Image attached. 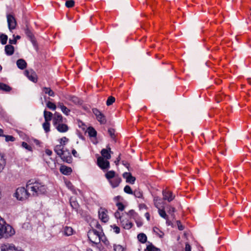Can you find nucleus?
I'll return each mask as SVG.
<instances>
[{"mask_svg":"<svg viewBox=\"0 0 251 251\" xmlns=\"http://www.w3.org/2000/svg\"><path fill=\"white\" fill-rule=\"evenodd\" d=\"M136 223L138 227H140L143 225V223L141 221H136Z\"/></svg>","mask_w":251,"mask_h":251,"instance_id":"nucleus-59","label":"nucleus"},{"mask_svg":"<svg viewBox=\"0 0 251 251\" xmlns=\"http://www.w3.org/2000/svg\"><path fill=\"white\" fill-rule=\"evenodd\" d=\"M63 234L65 236H69L72 235L73 233V229L71 227L65 226L62 231Z\"/></svg>","mask_w":251,"mask_h":251,"instance_id":"nucleus-22","label":"nucleus"},{"mask_svg":"<svg viewBox=\"0 0 251 251\" xmlns=\"http://www.w3.org/2000/svg\"><path fill=\"white\" fill-rule=\"evenodd\" d=\"M0 39L1 40V43L2 45H5L7 43L8 37L6 35L4 34H1L0 36Z\"/></svg>","mask_w":251,"mask_h":251,"instance_id":"nucleus-37","label":"nucleus"},{"mask_svg":"<svg viewBox=\"0 0 251 251\" xmlns=\"http://www.w3.org/2000/svg\"><path fill=\"white\" fill-rule=\"evenodd\" d=\"M163 199L167 200L169 202L173 201L175 198V196L173 195V193L171 191L163 190L162 192Z\"/></svg>","mask_w":251,"mask_h":251,"instance_id":"nucleus-13","label":"nucleus"},{"mask_svg":"<svg viewBox=\"0 0 251 251\" xmlns=\"http://www.w3.org/2000/svg\"><path fill=\"white\" fill-rule=\"evenodd\" d=\"M153 230L160 238H162L163 236L164 233L161 231H160L159 230V229L157 227H153Z\"/></svg>","mask_w":251,"mask_h":251,"instance_id":"nucleus-40","label":"nucleus"},{"mask_svg":"<svg viewBox=\"0 0 251 251\" xmlns=\"http://www.w3.org/2000/svg\"><path fill=\"white\" fill-rule=\"evenodd\" d=\"M43 94H44V95H43V97L44 100H43V97H41V103L42 104H44L45 103V105H46V106H47V100L46 99V96L45 95L46 94H47V88H46V87L44 88Z\"/></svg>","mask_w":251,"mask_h":251,"instance_id":"nucleus-28","label":"nucleus"},{"mask_svg":"<svg viewBox=\"0 0 251 251\" xmlns=\"http://www.w3.org/2000/svg\"><path fill=\"white\" fill-rule=\"evenodd\" d=\"M58 106L60 108L62 112L66 114V115H68L70 110L65 106H64L62 103H59Z\"/></svg>","mask_w":251,"mask_h":251,"instance_id":"nucleus-31","label":"nucleus"},{"mask_svg":"<svg viewBox=\"0 0 251 251\" xmlns=\"http://www.w3.org/2000/svg\"><path fill=\"white\" fill-rule=\"evenodd\" d=\"M25 75L31 81L36 82L37 81V75L35 72L32 69L27 70L25 71Z\"/></svg>","mask_w":251,"mask_h":251,"instance_id":"nucleus-9","label":"nucleus"},{"mask_svg":"<svg viewBox=\"0 0 251 251\" xmlns=\"http://www.w3.org/2000/svg\"><path fill=\"white\" fill-rule=\"evenodd\" d=\"M123 176L124 178L126 179V182L127 183L133 184L134 183L136 178L134 176H133L131 173L125 172L123 174Z\"/></svg>","mask_w":251,"mask_h":251,"instance_id":"nucleus-12","label":"nucleus"},{"mask_svg":"<svg viewBox=\"0 0 251 251\" xmlns=\"http://www.w3.org/2000/svg\"><path fill=\"white\" fill-rule=\"evenodd\" d=\"M108 132L109 133V136L115 142H116V135L115 134V130L114 129L112 128H110L108 130Z\"/></svg>","mask_w":251,"mask_h":251,"instance_id":"nucleus-27","label":"nucleus"},{"mask_svg":"<svg viewBox=\"0 0 251 251\" xmlns=\"http://www.w3.org/2000/svg\"><path fill=\"white\" fill-rule=\"evenodd\" d=\"M113 229L114 230V232L116 233H120V228L115 226V225H114L113 226Z\"/></svg>","mask_w":251,"mask_h":251,"instance_id":"nucleus-52","label":"nucleus"},{"mask_svg":"<svg viewBox=\"0 0 251 251\" xmlns=\"http://www.w3.org/2000/svg\"><path fill=\"white\" fill-rule=\"evenodd\" d=\"M45 122L43 124V127L46 132H47V110L46 109L44 111Z\"/></svg>","mask_w":251,"mask_h":251,"instance_id":"nucleus-30","label":"nucleus"},{"mask_svg":"<svg viewBox=\"0 0 251 251\" xmlns=\"http://www.w3.org/2000/svg\"><path fill=\"white\" fill-rule=\"evenodd\" d=\"M5 165V160L3 155L0 154V172L2 170Z\"/></svg>","mask_w":251,"mask_h":251,"instance_id":"nucleus-36","label":"nucleus"},{"mask_svg":"<svg viewBox=\"0 0 251 251\" xmlns=\"http://www.w3.org/2000/svg\"><path fill=\"white\" fill-rule=\"evenodd\" d=\"M144 251H160V249L156 248L152 244L148 245Z\"/></svg>","mask_w":251,"mask_h":251,"instance_id":"nucleus-34","label":"nucleus"},{"mask_svg":"<svg viewBox=\"0 0 251 251\" xmlns=\"http://www.w3.org/2000/svg\"><path fill=\"white\" fill-rule=\"evenodd\" d=\"M52 116V114L50 112L48 111V121L51 120Z\"/></svg>","mask_w":251,"mask_h":251,"instance_id":"nucleus-57","label":"nucleus"},{"mask_svg":"<svg viewBox=\"0 0 251 251\" xmlns=\"http://www.w3.org/2000/svg\"><path fill=\"white\" fill-rule=\"evenodd\" d=\"M56 108V105L50 101L48 100V108L51 110H55Z\"/></svg>","mask_w":251,"mask_h":251,"instance_id":"nucleus-47","label":"nucleus"},{"mask_svg":"<svg viewBox=\"0 0 251 251\" xmlns=\"http://www.w3.org/2000/svg\"><path fill=\"white\" fill-rule=\"evenodd\" d=\"M3 131L2 129L0 128V136H4V135L3 134Z\"/></svg>","mask_w":251,"mask_h":251,"instance_id":"nucleus-64","label":"nucleus"},{"mask_svg":"<svg viewBox=\"0 0 251 251\" xmlns=\"http://www.w3.org/2000/svg\"><path fill=\"white\" fill-rule=\"evenodd\" d=\"M87 130L90 137H95L97 136V131L93 127H89Z\"/></svg>","mask_w":251,"mask_h":251,"instance_id":"nucleus-33","label":"nucleus"},{"mask_svg":"<svg viewBox=\"0 0 251 251\" xmlns=\"http://www.w3.org/2000/svg\"><path fill=\"white\" fill-rule=\"evenodd\" d=\"M22 145L23 148H25V149L27 150L28 151H32L31 147L29 145H28L27 144V143H26V142H23L22 143Z\"/></svg>","mask_w":251,"mask_h":251,"instance_id":"nucleus-48","label":"nucleus"},{"mask_svg":"<svg viewBox=\"0 0 251 251\" xmlns=\"http://www.w3.org/2000/svg\"><path fill=\"white\" fill-rule=\"evenodd\" d=\"M53 124L55 126L58 124L63 123V118L61 115L55 113L52 119Z\"/></svg>","mask_w":251,"mask_h":251,"instance_id":"nucleus-16","label":"nucleus"},{"mask_svg":"<svg viewBox=\"0 0 251 251\" xmlns=\"http://www.w3.org/2000/svg\"><path fill=\"white\" fill-rule=\"evenodd\" d=\"M122 181L121 178L118 176H116L113 179L109 181L112 188H114L118 187Z\"/></svg>","mask_w":251,"mask_h":251,"instance_id":"nucleus-14","label":"nucleus"},{"mask_svg":"<svg viewBox=\"0 0 251 251\" xmlns=\"http://www.w3.org/2000/svg\"><path fill=\"white\" fill-rule=\"evenodd\" d=\"M100 234L101 233L96 230L93 229L88 232V237L92 243L98 244L101 240L103 241L102 237H100Z\"/></svg>","mask_w":251,"mask_h":251,"instance_id":"nucleus-3","label":"nucleus"},{"mask_svg":"<svg viewBox=\"0 0 251 251\" xmlns=\"http://www.w3.org/2000/svg\"><path fill=\"white\" fill-rule=\"evenodd\" d=\"M92 112L95 115L97 120L100 124L104 125L106 123V117L104 115L101 113L98 109L94 108L92 109Z\"/></svg>","mask_w":251,"mask_h":251,"instance_id":"nucleus-4","label":"nucleus"},{"mask_svg":"<svg viewBox=\"0 0 251 251\" xmlns=\"http://www.w3.org/2000/svg\"><path fill=\"white\" fill-rule=\"evenodd\" d=\"M107 213V210L104 208H100V209L99 211V218L101 220V221L104 223L107 222L109 220V217Z\"/></svg>","mask_w":251,"mask_h":251,"instance_id":"nucleus-10","label":"nucleus"},{"mask_svg":"<svg viewBox=\"0 0 251 251\" xmlns=\"http://www.w3.org/2000/svg\"><path fill=\"white\" fill-rule=\"evenodd\" d=\"M25 33L26 35L29 38L30 40L33 42V35L30 30L28 28L25 29Z\"/></svg>","mask_w":251,"mask_h":251,"instance_id":"nucleus-42","label":"nucleus"},{"mask_svg":"<svg viewBox=\"0 0 251 251\" xmlns=\"http://www.w3.org/2000/svg\"><path fill=\"white\" fill-rule=\"evenodd\" d=\"M96 227L98 228V229H100L101 228V226L99 224V223H97V225H96Z\"/></svg>","mask_w":251,"mask_h":251,"instance_id":"nucleus-63","label":"nucleus"},{"mask_svg":"<svg viewBox=\"0 0 251 251\" xmlns=\"http://www.w3.org/2000/svg\"><path fill=\"white\" fill-rule=\"evenodd\" d=\"M46 191V186L43 182L39 180L30 179L27 182L26 188L20 187L16 189L14 197L22 201L27 200L31 195L37 196Z\"/></svg>","mask_w":251,"mask_h":251,"instance_id":"nucleus-1","label":"nucleus"},{"mask_svg":"<svg viewBox=\"0 0 251 251\" xmlns=\"http://www.w3.org/2000/svg\"><path fill=\"white\" fill-rule=\"evenodd\" d=\"M177 225L179 230H182L184 229V226L181 225L179 221H177Z\"/></svg>","mask_w":251,"mask_h":251,"instance_id":"nucleus-51","label":"nucleus"},{"mask_svg":"<svg viewBox=\"0 0 251 251\" xmlns=\"http://www.w3.org/2000/svg\"><path fill=\"white\" fill-rule=\"evenodd\" d=\"M69 139L66 137H63L59 139V143L60 145H62V146L64 147V146L66 144V143L68 141Z\"/></svg>","mask_w":251,"mask_h":251,"instance_id":"nucleus-43","label":"nucleus"},{"mask_svg":"<svg viewBox=\"0 0 251 251\" xmlns=\"http://www.w3.org/2000/svg\"><path fill=\"white\" fill-rule=\"evenodd\" d=\"M15 232L14 228L7 224L4 219L0 217V239L10 237L14 235Z\"/></svg>","mask_w":251,"mask_h":251,"instance_id":"nucleus-2","label":"nucleus"},{"mask_svg":"<svg viewBox=\"0 0 251 251\" xmlns=\"http://www.w3.org/2000/svg\"><path fill=\"white\" fill-rule=\"evenodd\" d=\"M114 215L116 219L120 220V221L125 217V213H123L121 215L118 211L115 213Z\"/></svg>","mask_w":251,"mask_h":251,"instance_id":"nucleus-38","label":"nucleus"},{"mask_svg":"<svg viewBox=\"0 0 251 251\" xmlns=\"http://www.w3.org/2000/svg\"><path fill=\"white\" fill-rule=\"evenodd\" d=\"M66 99L67 100L71 101L75 104H79L80 103V100L77 97L72 95H68L66 97Z\"/></svg>","mask_w":251,"mask_h":251,"instance_id":"nucleus-21","label":"nucleus"},{"mask_svg":"<svg viewBox=\"0 0 251 251\" xmlns=\"http://www.w3.org/2000/svg\"><path fill=\"white\" fill-rule=\"evenodd\" d=\"M116 206H117L118 210L121 211H123L125 208V205L120 202H117L116 203Z\"/></svg>","mask_w":251,"mask_h":251,"instance_id":"nucleus-46","label":"nucleus"},{"mask_svg":"<svg viewBox=\"0 0 251 251\" xmlns=\"http://www.w3.org/2000/svg\"><path fill=\"white\" fill-rule=\"evenodd\" d=\"M124 191L126 193L131 195H132L133 192L129 185H126L124 187Z\"/></svg>","mask_w":251,"mask_h":251,"instance_id":"nucleus-41","label":"nucleus"},{"mask_svg":"<svg viewBox=\"0 0 251 251\" xmlns=\"http://www.w3.org/2000/svg\"><path fill=\"white\" fill-rule=\"evenodd\" d=\"M120 223L123 228L126 229H129L133 226L132 223L125 217L120 221Z\"/></svg>","mask_w":251,"mask_h":251,"instance_id":"nucleus-11","label":"nucleus"},{"mask_svg":"<svg viewBox=\"0 0 251 251\" xmlns=\"http://www.w3.org/2000/svg\"><path fill=\"white\" fill-rule=\"evenodd\" d=\"M9 43L10 44L9 45H12V44H16L17 43V41H16V38H13V39H10L9 40Z\"/></svg>","mask_w":251,"mask_h":251,"instance_id":"nucleus-53","label":"nucleus"},{"mask_svg":"<svg viewBox=\"0 0 251 251\" xmlns=\"http://www.w3.org/2000/svg\"><path fill=\"white\" fill-rule=\"evenodd\" d=\"M70 203L71 207L73 209H74L76 211L78 210L79 204L76 201L74 200L73 198H71Z\"/></svg>","mask_w":251,"mask_h":251,"instance_id":"nucleus-26","label":"nucleus"},{"mask_svg":"<svg viewBox=\"0 0 251 251\" xmlns=\"http://www.w3.org/2000/svg\"><path fill=\"white\" fill-rule=\"evenodd\" d=\"M175 211V208L174 207H170L168 212L171 213V212L174 213Z\"/></svg>","mask_w":251,"mask_h":251,"instance_id":"nucleus-60","label":"nucleus"},{"mask_svg":"<svg viewBox=\"0 0 251 251\" xmlns=\"http://www.w3.org/2000/svg\"><path fill=\"white\" fill-rule=\"evenodd\" d=\"M132 195H133L136 198H142L143 197V192L139 189H135L133 192Z\"/></svg>","mask_w":251,"mask_h":251,"instance_id":"nucleus-32","label":"nucleus"},{"mask_svg":"<svg viewBox=\"0 0 251 251\" xmlns=\"http://www.w3.org/2000/svg\"><path fill=\"white\" fill-rule=\"evenodd\" d=\"M112 151L111 149L109 146L107 147V149H103L101 151V154L103 158H105L106 159H110L111 158V154Z\"/></svg>","mask_w":251,"mask_h":251,"instance_id":"nucleus-15","label":"nucleus"},{"mask_svg":"<svg viewBox=\"0 0 251 251\" xmlns=\"http://www.w3.org/2000/svg\"><path fill=\"white\" fill-rule=\"evenodd\" d=\"M158 213L159 215L162 217L163 218L165 219L167 221L168 220V216L166 214L165 211L164 209H158Z\"/></svg>","mask_w":251,"mask_h":251,"instance_id":"nucleus-35","label":"nucleus"},{"mask_svg":"<svg viewBox=\"0 0 251 251\" xmlns=\"http://www.w3.org/2000/svg\"><path fill=\"white\" fill-rule=\"evenodd\" d=\"M11 90V88L6 84L0 83V90H2L5 92H9Z\"/></svg>","mask_w":251,"mask_h":251,"instance_id":"nucleus-29","label":"nucleus"},{"mask_svg":"<svg viewBox=\"0 0 251 251\" xmlns=\"http://www.w3.org/2000/svg\"><path fill=\"white\" fill-rule=\"evenodd\" d=\"M0 251H24L21 249L18 250L12 244H4L0 246Z\"/></svg>","mask_w":251,"mask_h":251,"instance_id":"nucleus-7","label":"nucleus"},{"mask_svg":"<svg viewBox=\"0 0 251 251\" xmlns=\"http://www.w3.org/2000/svg\"><path fill=\"white\" fill-rule=\"evenodd\" d=\"M185 251H191V246L188 243H186V245H185Z\"/></svg>","mask_w":251,"mask_h":251,"instance_id":"nucleus-55","label":"nucleus"},{"mask_svg":"<svg viewBox=\"0 0 251 251\" xmlns=\"http://www.w3.org/2000/svg\"><path fill=\"white\" fill-rule=\"evenodd\" d=\"M106 178L109 181L112 178L115 177L116 176L115 175V172L114 171H108L105 175Z\"/></svg>","mask_w":251,"mask_h":251,"instance_id":"nucleus-25","label":"nucleus"},{"mask_svg":"<svg viewBox=\"0 0 251 251\" xmlns=\"http://www.w3.org/2000/svg\"><path fill=\"white\" fill-rule=\"evenodd\" d=\"M125 216H130L131 217H134L137 215V213L133 210H130L128 212L125 213Z\"/></svg>","mask_w":251,"mask_h":251,"instance_id":"nucleus-45","label":"nucleus"},{"mask_svg":"<svg viewBox=\"0 0 251 251\" xmlns=\"http://www.w3.org/2000/svg\"><path fill=\"white\" fill-rule=\"evenodd\" d=\"M145 216L146 217V219H147L148 221L150 220V214L148 212H147V213H145Z\"/></svg>","mask_w":251,"mask_h":251,"instance_id":"nucleus-61","label":"nucleus"},{"mask_svg":"<svg viewBox=\"0 0 251 251\" xmlns=\"http://www.w3.org/2000/svg\"><path fill=\"white\" fill-rule=\"evenodd\" d=\"M5 138V141L6 142L9 141H14L15 140V138L11 135H4V136Z\"/></svg>","mask_w":251,"mask_h":251,"instance_id":"nucleus-50","label":"nucleus"},{"mask_svg":"<svg viewBox=\"0 0 251 251\" xmlns=\"http://www.w3.org/2000/svg\"><path fill=\"white\" fill-rule=\"evenodd\" d=\"M137 238L138 240L142 243H146L147 240V236L143 233H139L137 236Z\"/></svg>","mask_w":251,"mask_h":251,"instance_id":"nucleus-24","label":"nucleus"},{"mask_svg":"<svg viewBox=\"0 0 251 251\" xmlns=\"http://www.w3.org/2000/svg\"><path fill=\"white\" fill-rule=\"evenodd\" d=\"M115 98L112 96H110L108 98V99L106 101V105L107 106L111 105L115 102Z\"/></svg>","mask_w":251,"mask_h":251,"instance_id":"nucleus-39","label":"nucleus"},{"mask_svg":"<svg viewBox=\"0 0 251 251\" xmlns=\"http://www.w3.org/2000/svg\"><path fill=\"white\" fill-rule=\"evenodd\" d=\"M123 164L126 166L127 168H128L129 166V163H127L126 162H125V161H123Z\"/></svg>","mask_w":251,"mask_h":251,"instance_id":"nucleus-62","label":"nucleus"},{"mask_svg":"<svg viewBox=\"0 0 251 251\" xmlns=\"http://www.w3.org/2000/svg\"><path fill=\"white\" fill-rule=\"evenodd\" d=\"M48 96L54 97V92L51 90L50 88H48Z\"/></svg>","mask_w":251,"mask_h":251,"instance_id":"nucleus-54","label":"nucleus"},{"mask_svg":"<svg viewBox=\"0 0 251 251\" xmlns=\"http://www.w3.org/2000/svg\"><path fill=\"white\" fill-rule=\"evenodd\" d=\"M57 130L60 132H65L68 130V126L66 124L61 123L55 126Z\"/></svg>","mask_w":251,"mask_h":251,"instance_id":"nucleus-19","label":"nucleus"},{"mask_svg":"<svg viewBox=\"0 0 251 251\" xmlns=\"http://www.w3.org/2000/svg\"><path fill=\"white\" fill-rule=\"evenodd\" d=\"M67 187L70 189L71 190L74 189V186L72 185V184L70 182H68L66 183Z\"/></svg>","mask_w":251,"mask_h":251,"instance_id":"nucleus-56","label":"nucleus"},{"mask_svg":"<svg viewBox=\"0 0 251 251\" xmlns=\"http://www.w3.org/2000/svg\"><path fill=\"white\" fill-rule=\"evenodd\" d=\"M60 171L65 175H69L72 172V169L71 167L65 165H62L60 168Z\"/></svg>","mask_w":251,"mask_h":251,"instance_id":"nucleus-17","label":"nucleus"},{"mask_svg":"<svg viewBox=\"0 0 251 251\" xmlns=\"http://www.w3.org/2000/svg\"><path fill=\"white\" fill-rule=\"evenodd\" d=\"M75 1L73 0H67L65 2V5L68 8H71L74 6Z\"/></svg>","mask_w":251,"mask_h":251,"instance_id":"nucleus-44","label":"nucleus"},{"mask_svg":"<svg viewBox=\"0 0 251 251\" xmlns=\"http://www.w3.org/2000/svg\"><path fill=\"white\" fill-rule=\"evenodd\" d=\"M17 66L19 69L24 70L26 67V62L23 59H19L17 61Z\"/></svg>","mask_w":251,"mask_h":251,"instance_id":"nucleus-20","label":"nucleus"},{"mask_svg":"<svg viewBox=\"0 0 251 251\" xmlns=\"http://www.w3.org/2000/svg\"><path fill=\"white\" fill-rule=\"evenodd\" d=\"M64 147L62 146V145H57L55 146L54 151L58 155H60V154L62 153L63 151H64Z\"/></svg>","mask_w":251,"mask_h":251,"instance_id":"nucleus-23","label":"nucleus"},{"mask_svg":"<svg viewBox=\"0 0 251 251\" xmlns=\"http://www.w3.org/2000/svg\"><path fill=\"white\" fill-rule=\"evenodd\" d=\"M114 248L115 251H125L124 248L119 245L114 246Z\"/></svg>","mask_w":251,"mask_h":251,"instance_id":"nucleus-49","label":"nucleus"},{"mask_svg":"<svg viewBox=\"0 0 251 251\" xmlns=\"http://www.w3.org/2000/svg\"><path fill=\"white\" fill-rule=\"evenodd\" d=\"M59 156L64 162L68 163H71L72 162V157L70 151L67 149L64 150Z\"/></svg>","mask_w":251,"mask_h":251,"instance_id":"nucleus-5","label":"nucleus"},{"mask_svg":"<svg viewBox=\"0 0 251 251\" xmlns=\"http://www.w3.org/2000/svg\"><path fill=\"white\" fill-rule=\"evenodd\" d=\"M7 21L9 30H12L15 29L16 26V21L15 18L11 14H7Z\"/></svg>","mask_w":251,"mask_h":251,"instance_id":"nucleus-8","label":"nucleus"},{"mask_svg":"<svg viewBox=\"0 0 251 251\" xmlns=\"http://www.w3.org/2000/svg\"><path fill=\"white\" fill-rule=\"evenodd\" d=\"M5 53L7 55H12L14 52V48L12 45H7L4 48Z\"/></svg>","mask_w":251,"mask_h":251,"instance_id":"nucleus-18","label":"nucleus"},{"mask_svg":"<svg viewBox=\"0 0 251 251\" xmlns=\"http://www.w3.org/2000/svg\"><path fill=\"white\" fill-rule=\"evenodd\" d=\"M98 166L102 169H106L109 167V162L105 160L102 157H99L97 159Z\"/></svg>","mask_w":251,"mask_h":251,"instance_id":"nucleus-6","label":"nucleus"},{"mask_svg":"<svg viewBox=\"0 0 251 251\" xmlns=\"http://www.w3.org/2000/svg\"><path fill=\"white\" fill-rule=\"evenodd\" d=\"M72 154L73 155L75 156V157H76L77 156V151L75 150V149H73L72 151Z\"/></svg>","mask_w":251,"mask_h":251,"instance_id":"nucleus-58","label":"nucleus"}]
</instances>
